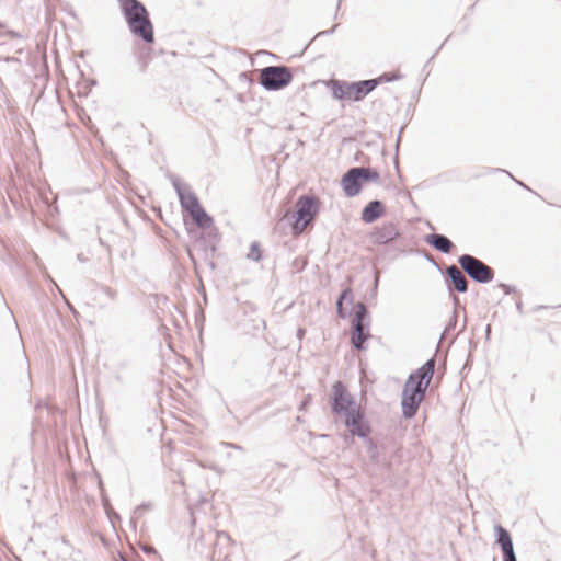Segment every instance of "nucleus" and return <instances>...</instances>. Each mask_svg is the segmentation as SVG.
Returning <instances> with one entry per match:
<instances>
[{"label":"nucleus","mask_w":561,"mask_h":561,"mask_svg":"<svg viewBox=\"0 0 561 561\" xmlns=\"http://www.w3.org/2000/svg\"><path fill=\"white\" fill-rule=\"evenodd\" d=\"M434 367V359H430L411 374L407 380L402 392V412L404 417L410 419L415 415L433 378Z\"/></svg>","instance_id":"f257e3e1"},{"label":"nucleus","mask_w":561,"mask_h":561,"mask_svg":"<svg viewBox=\"0 0 561 561\" xmlns=\"http://www.w3.org/2000/svg\"><path fill=\"white\" fill-rule=\"evenodd\" d=\"M119 4L130 31L146 43H153V25L146 8L137 0H119Z\"/></svg>","instance_id":"f03ea898"},{"label":"nucleus","mask_w":561,"mask_h":561,"mask_svg":"<svg viewBox=\"0 0 561 561\" xmlns=\"http://www.w3.org/2000/svg\"><path fill=\"white\" fill-rule=\"evenodd\" d=\"M332 410L336 417L344 421H360L364 416L360 404L352 398L341 381L332 387Z\"/></svg>","instance_id":"7ed1b4c3"},{"label":"nucleus","mask_w":561,"mask_h":561,"mask_svg":"<svg viewBox=\"0 0 561 561\" xmlns=\"http://www.w3.org/2000/svg\"><path fill=\"white\" fill-rule=\"evenodd\" d=\"M377 85V80H364L353 83L334 81L332 83V93L339 100L360 101Z\"/></svg>","instance_id":"20e7f679"},{"label":"nucleus","mask_w":561,"mask_h":561,"mask_svg":"<svg viewBox=\"0 0 561 561\" xmlns=\"http://www.w3.org/2000/svg\"><path fill=\"white\" fill-rule=\"evenodd\" d=\"M379 180L377 171L369 168H352L341 180V186L347 197H354L360 193L363 182H376Z\"/></svg>","instance_id":"39448f33"},{"label":"nucleus","mask_w":561,"mask_h":561,"mask_svg":"<svg viewBox=\"0 0 561 561\" xmlns=\"http://www.w3.org/2000/svg\"><path fill=\"white\" fill-rule=\"evenodd\" d=\"M320 201L314 196H301L296 203L293 232L300 234L313 221L319 210Z\"/></svg>","instance_id":"423d86ee"},{"label":"nucleus","mask_w":561,"mask_h":561,"mask_svg":"<svg viewBox=\"0 0 561 561\" xmlns=\"http://www.w3.org/2000/svg\"><path fill=\"white\" fill-rule=\"evenodd\" d=\"M180 203L193 221L202 229H208L213 225V218L205 211L198 198L193 193H181Z\"/></svg>","instance_id":"0eeeda50"},{"label":"nucleus","mask_w":561,"mask_h":561,"mask_svg":"<svg viewBox=\"0 0 561 561\" xmlns=\"http://www.w3.org/2000/svg\"><path fill=\"white\" fill-rule=\"evenodd\" d=\"M293 80V73L287 67L271 66L261 70L260 81L268 90H280Z\"/></svg>","instance_id":"6e6552de"},{"label":"nucleus","mask_w":561,"mask_h":561,"mask_svg":"<svg viewBox=\"0 0 561 561\" xmlns=\"http://www.w3.org/2000/svg\"><path fill=\"white\" fill-rule=\"evenodd\" d=\"M461 268L476 282L488 283L493 279V270L482 261L469 254L461 255L458 260Z\"/></svg>","instance_id":"1a4fd4ad"},{"label":"nucleus","mask_w":561,"mask_h":561,"mask_svg":"<svg viewBox=\"0 0 561 561\" xmlns=\"http://www.w3.org/2000/svg\"><path fill=\"white\" fill-rule=\"evenodd\" d=\"M365 317L366 309L363 305H358V310L355 313V325L354 331L352 333V343L356 348H362L363 343L369 336L368 332L365 330Z\"/></svg>","instance_id":"9d476101"},{"label":"nucleus","mask_w":561,"mask_h":561,"mask_svg":"<svg viewBox=\"0 0 561 561\" xmlns=\"http://www.w3.org/2000/svg\"><path fill=\"white\" fill-rule=\"evenodd\" d=\"M399 230L393 222H385L374 229L370 238L374 243L386 244L399 237Z\"/></svg>","instance_id":"9b49d317"},{"label":"nucleus","mask_w":561,"mask_h":561,"mask_svg":"<svg viewBox=\"0 0 561 561\" xmlns=\"http://www.w3.org/2000/svg\"><path fill=\"white\" fill-rule=\"evenodd\" d=\"M385 214V205L380 201H371L363 208L360 218L364 222L371 224Z\"/></svg>","instance_id":"f8f14e48"},{"label":"nucleus","mask_w":561,"mask_h":561,"mask_svg":"<svg viewBox=\"0 0 561 561\" xmlns=\"http://www.w3.org/2000/svg\"><path fill=\"white\" fill-rule=\"evenodd\" d=\"M446 273L450 277L451 283L456 290H458L460 293L467 291L468 282L466 279V277L463 276V274L461 273V271L457 266H455V265L449 266L447 268Z\"/></svg>","instance_id":"ddd939ff"},{"label":"nucleus","mask_w":561,"mask_h":561,"mask_svg":"<svg viewBox=\"0 0 561 561\" xmlns=\"http://www.w3.org/2000/svg\"><path fill=\"white\" fill-rule=\"evenodd\" d=\"M427 242L444 253H449L453 248L450 240L442 234H431Z\"/></svg>","instance_id":"4468645a"},{"label":"nucleus","mask_w":561,"mask_h":561,"mask_svg":"<svg viewBox=\"0 0 561 561\" xmlns=\"http://www.w3.org/2000/svg\"><path fill=\"white\" fill-rule=\"evenodd\" d=\"M495 530L497 533V542L500 543L502 551L513 548L512 538L508 531L502 526H496Z\"/></svg>","instance_id":"2eb2a0df"},{"label":"nucleus","mask_w":561,"mask_h":561,"mask_svg":"<svg viewBox=\"0 0 561 561\" xmlns=\"http://www.w3.org/2000/svg\"><path fill=\"white\" fill-rule=\"evenodd\" d=\"M348 425V431L352 433V434H358V435H362L364 436L365 435V431H368V426H367V423H357V422H354V423H346Z\"/></svg>","instance_id":"dca6fc26"},{"label":"nucleus","mask_w":561,"mask_h":561,"mask_svg":"<svg viewBox=\"0 0 561 561\" xmlns=\"http://www.w3.org/2000/svg\"><path fill=\"white\" fill-rule=\"evenodd\" d=\"M401 78H402V75L400 73V71L396 70L392 72L383 73L380 77H378L376 80L378 81V83H381V82H390L393 80H399Z\"/></svg>","instance_id":"f3484780"},{"label":"nucleus","mask_w":561,"mask_h":561,"mask_svg":"<svg viewBox=\"0 0 561 561\" xmlns=\"http://www.w3.org/2000/svg\"><path fill=\"white\" fill-rule=\"evenodd\" d=\"M248 256L254 261H259L262 256L260 245L257 243H253L250 248V252Z\"/></svg>","instance_id":"a211bd4d"},{"label":"nucleus","mask_w":561,"mask_h":561,"mask_svg":"<svg viewBox=\"0 0 561 561\" xmlns=\"http://www.w3.org/2000/svg\"><path fill=\"white\" fill-rule=\"evenodd\" d=\"M504 561H516L514 549L510 548L507 550H503Z\"/></svg>","instance_id":"6ab92c4d"},{"label":"nucleus","mask_w":561,"mask_h":561,"mask_svg":"<svg viewBox=\"0 0 561 561\" xmlns=\"http://www.w3.org/2000/svg\"><path fill=\"white\" fill-rule=\"evenodd\" d=\"M346 294H347V290H345V291L341 295L340 300H339V302H337V306H339V307H341V305H342V299H344V298H345Z\"/></svg>","instance_id":"aec40b11"}]
</instances>
